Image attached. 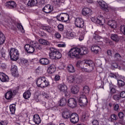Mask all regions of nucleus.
Here are the masks:
<instances>
[{"label":"nucleus","mask_w":125,"mask_h":125,"mask_svg":"<svg viewBox=\"0 0 125 125\" xmlns=\"http://www.w3.org/2000/svg\"><path fill=\"white\" fill-rule=\"evenodd\" d=\"M88 53V49L86 47L73 48L68 53L70 58H80V55H85Z\"/></svg>","instance_id":"1"},{"label":"nucleus","mask_w":125,"mask_h":125,"mask_svg":"<svg viewBox=\"0 0 125 125\" xmlns=\"http://www.w3.org/2000/svg\"><path fill=\"white\" fill-rule=\"evenodd\" d=\"M36 84L38 87L44 88V87H47L49 85V82L46 80V78L43 76L38 78L36 81Z\"/></svg>","instance_id":"2"},{"label":"nucleus","mask_w":125,"mask_h":125,"mask_svg":"<svg viewBox=\"0 0 125 125\" xmlns=\"http://www.w3.org/2000/svg\"><path fill=\"white\" fill-rule=\"evenodd\" d=\"M49 57L51 59L57 60L62 57V54L59 52V50L51 47L50 48Z\"/></svg>","instance_id":"3"},{"label":"nucleus","mask_w":125,"mask_h":125,"mask_svg":"<svg viewBox=\"0 0 125 125\" xmlns=\"http://www.w3.org/2000/svg\"><path fill=\"white\" fill-rule=\"evenodd\" d=\"M10 59L12 61H17L19 59V55L20 53L19 51L15 48H11L9 51Z\"/></svg>","instance_id":"4"},{"label":"nucleus","mask_w":125,"mask_h":125,"mask_svg":"<svg viewBox=\"0 0 125 125\" xmlns=\"http://www.w3.org/2000/svg\"><path fill=\"white\" fill-rule=\"evenodd\" d=\"M17 92H18V91L16 89H9L5 94V98L7 100H11L17 94Z\"/></svg>","instance_id":"5"},{"label":"nucleus","mask_w":125,"mask_h":125,"mask_svg":"<svg viewBox=\"0 0 125 125\" xmlns=\"http://www.w3.org/2000/svg\"><path fill=\"white\" fill-rule=\"evenodd\" d=\"M88 103V101H87V99L86 98V96L84 93L83 92H81L80 97L79 99V104L80 106H86Z\"/></svg>","instance_id":"6"},{"label":"nucleus","mask_w":125,"mask_h":125,"mask_svg":"<svg viewBox=\"0 0 125 125\" xmlns=\"http://www.w3.org/2000/svg\"><path fill=\"white\" fill-rule=\"evenodd\" d=\"M58 88L61 92L64 93V96L67 97L70 95V94L67 90L68 88L66 85L60 84L58 85Z\"/></svg>","instance_id":"7"},{"label":"nucleus","mask_w":125,"mask_h":125,"mask_svg":"<svg viewBox=\"0 0 125 125\" xmlns=\"http://www.w3.org/2000/svg\"><path fill=\"white\" fill-rule=\"evenodd\" d=\"M80 120L79 115L76 113H73L70 115V121L72 124H77Z\"/></svg>","instance_id":"8"},{"label":"nucleus","mask_w":125,"mask_h":125,"mask_svg":"<svg viewBox=\"0 0 125 125\" xmlns=\"http://www.w3.org/2000/svg\"><path fill=\"white\" fill-rule=\"evenodd\" d=\"M75 25L77 28H83L84 21L82 18H77L75 20Z\"/></svg>","instance_id":"9"},{"label":"nucleus","mask_w":125,"mask_h":125,"mask_svg":"<svg viewBox=\"0 0 125 125\" xmlns=\"http://www.w3.org/2000/svg\"><path fill=\"white\" fill-rule=\"evenodd\" d=\"M24 48L28 53H33L35 52V47L33 43L32 44L30 43V44H26L24 46Z\"/></svg>","instance_id":"10"},{"label":"nucleus","mask_w":125,"mask_h":125,"mask_svg":"<svg viewBox=\"0 0 125 125\" xmlns=\"http://www.w3.org/2000/svg\"><path fill=\"white\" fill-rule=\"evenodd\" d=\"M83 65V67H87L88 66L91 70H94V67H95V63L91 60L85 61Z\"/></svg>","instance_id":"11"},{"label":"nucleus","mask_w":125,"mask_h":125,"mask_svg":"<svg viewBox=\"0 0 125 125\" xmlns=\"http://www.w3.org/2000/svg\"><path fill=\"white\" fill-rule=\"evenodd\" d=\"M67 105L70 108H75L77 107V101L74 98H70L68 100Z\"/></svg>","instance_id":"12"},{"label":"nucleus","mask_w":125,"mask_h":125,"mask_svg":"<svg viewBox=\"0 0 125 125\" xmlns=\"http://www.w3.org/2000/svg\"><path fill=\"white\" fill-rule=\"evenodd\" d=\"M11 28L12 30H13L14 31H15V30H16V26H17L19 30H24V27H23V26H22V24L21 23L15 24V23H11Z\"/></svg>","instance_id":"13"},{"label":"nucleus","mask_w":125,"mask_h":125,"mask_svg":"<svg viewBox=\"0 0 125 125\" xmlns=\"http://www.w3.org/2000/svg\"><path fill=\"white\" fill-rule=\"evenodd\" d=\"M91 9L88 8H84L82 10V15L87 17H89L91 15Z\"/></svg>","instance_id":"14"},{"label":"nucleus","mask_w":125,"mask_h":125,"mask_svg":"<svg viewBox=\"0 0 125 125\" xmlns=\"http://www.w3.org/2000/svg\"><path fill=\"white\" fill-rule=\"evenodd\" d=\"M11 71L13 77H18V68L17 67V66L15 65H12Z\"/></svg>","instance_id":"15"},{"label":"nucleus","mask_w":125,"mask_h":125,"mask_svg":"<svg viewBox=\"0 0 125 125\" xmlns=\"http://www.w3.org/2000/svg\"><path fill=\"white\" fill-rule=\"evenodd\" d=\"M0 80L2 83L8 82L9 80V77H8V76L6 75L4 73L0 72Z\"/></svg>","instance_id":"16"},{"label":"nucleus","mask_w":125,"mask_h":125,"mask_svg":"<svg viewBox=\"0 0 125 125\" xmlns=\"http://www.w3.org/2000/svg\"><path fill=\"white\" fill-rule=\"evenodd\" d=\"M52 10H53V8L49 4L46 5L42 8V11L45 13H50Z\"/></svg>","instance_id":"17"},{"label":"nucleus","mask_w":125,"mask_h":125,"mask_svg":"<svg viewBox=\"0 0 125 125\" xmlns=\"http://www.w3.org/2000/svg\"><path fill=\"white\" fill-rule=\"evenodd\" d=\"M99 4H100L101 8H102L103 10H104L106 12H108L109 11V10H108V5H107V3H106V2H105L104 1H100L99 2Z\"/></svg>","instance_id":"18"},{"label":"nucleus","mask_w":125,"mask_h":125,"mask_svg":"<svg viewBox=\"0 0 125 125\" xmlns=\"http://www.w3.org/2000/svg\"><path fill=\"white\" fill-rule=\"evenodd\" d=\"M5 6L6 7H8V8H15V7H16V3L14 2V1H10L8 2H7L5 4Z\"/></svg>","instance_id":"19"},{"label":"nucleus","mask_w":125,"mask_h":125,"mask_svg":"<svg viewBox=\"0 0 125 125\" xmlns=\"http://www.w3.org/2000/svg\"><path fill=\"white\" fill-rule=\"evenodd\" d=\"M33 121L34 122L36 125H40L42 122L41 117H40V116L37 114L33 116Z\"/></svg>","instance_id":"20"},{"label":"nucleus","mask_w":125,"mask_h":125,"mask_svg":"<svg viewBox=\"0 0 125 125\" xmlns=\"http://www.w3.org/2000/svg\"><path fill=\"white\" fill-rule=\"evenodd\" d=\"M100 50H101V48L97 45H93L91 48V51L94 52V53H95L96 54H97Z\"/></svg>","instance_id":"21"},{"label":"nucleus","mask_w":125,"mask_h":125,"mask_svg":"<svg viewBox=\"0 0 125 125\" xmlns=\"http://www.w3.org/2000/svg\"><path fill=\"white\" fill-rule=\"evenodd\" d=\"M56 71V66L54 64H51L48 67V72L50 74H53Z\"/></svg>","instance_id":"22"},{"label":"nucleus","mask_w":125,"mask_h":125,"mask_svg":"<svg viewBox=\"0 0 125 125\" xmlns=\"http://www.w3.org/2000/svg\"><path fill=\"white\" fill-rule=\"evenodd\" d=\"M107 25L113 29H116V28H117V22L114 20L109 21L107 23Z\"/></svg>","instance_id":"23"},{"label":"nucleus","mask_w":125,"mask_h":125,"mask_svg":"<svg viewBox=\"0 0 125 125\" xmlns=\"http://www.w3.org/2000/svg\"><path fill=\"white\" fill-rule=\"evenodd\" d=\"M33 46L34 48L37 49V50H42V45L41 44L38 42H33Z\"/></svg>","instance_id":"24"},{"label":"nucleus","mask_w":125,"mask_h":125,"mask_svg":"<svg viewBox=\"0 0 125 125\" xmlns=\"http://www.w3.org/2000/svg\"><path fill=\"white\" fill-rule=\"evenodd\" d=\"M40 63H41L42 65H48V64L50 63V62L48 59L44 58L40 60Z\"/></svg>","instance_id":"25"},{"label":"nucleus","mask_w":125,"mask_h":125,"mask_svg":"<svg viewBox=\"0 0 125 125\" xmlns=\"http://www.w3.org/2000/svg\"><path fill=\"white\" fill-rule=\"evenodd\" d=\"M80 91V87L78 85H75L72 87L71 89V92L73 94H77Z\"/></svg>","instance_id":"26"},{"label":"nucleus","mask_w":125,"mask_h":125,"mask_svg":"<svg viewBox=\"0 0 125 125\" xmlns=\"http://www.w3.org/2000/svg\"><path fill=\"white\" fill-rule=\"evenodd\" d=\"M4 42H5V36L2 32H0V46L4 43Z\"/></svg>","instance_id":"27"},{"label":"nucleus","mask_w":125,"mask_h":125,"mask_svg":"<svg viewBox=\"0 0 125 125\" xmlns=\"http://www.w3.org/2000/svg\"><path fill=\"white\" fill-rule=\"evenodd\" d=\"M110 38L112 41H114V42H118L120 41V37L117 34H112Z\"/></svg>","instance_id":"28"},{"label":"nucleus","mask_w":125,"mask_h":125,"mask_svg":"<svg viewBox=\"0 0 125 125\" xmlns=\"http://www.w3.org/2000/svg\"><path fill=\"white\" fill-rule=\"evenodd\" d=\"M70 19V17L69 15L67 13H63V17H62V22L63 23H67L69 20Z\"/></svg>","instance_id":"29"},{"label":"nucleus","mask_w":125,"mask_h":125,"mask_svg":"<svg viewBox=\"0 0 125 125\" xmlns=\"http://www.w3.org/2000/svg\"><path fill=\"white\" fill-rule=\"evenodd\" d=\"M31 90L29 89L23 93V98L24 99H29L31 97Z\"/></svg>","instance_id":"30"},{"label":"nucleus","mask_w":125,"mask_h":125,"mask_svg":"<svg viewBox=\"0 0 125 125\" xmlns=\"http://www.w3.org/2000/svg\"><path fill=\"white\" fill-rule=\"evenodd\" d=\"M92 21L95 23L96 24H99V25H103V22L102 20H100L97 18H92Z\"/></svg>","instance_id":"31"},{"label":"nucleus","mask_w":125,"mask_h":125,"mask_svg":"<svg viewBox=\"0 0 125 125\" xmlns=\"http://www.w3.org/2000/svg\"><path fill=\"white\" fill-rule=\"evenodd\" d=\"M37 3H38V0H29L27 5L28 6H31L33 7V6H35L37 5Z\"/></svg>","instance_id":"32"},{"label":"nucleus","mask_w":125,"mask_h":125,"mask_svg":"<svg viewBox=\"0 0 125 125\" xmlns=\"http://www.w3.org/2000/svg\"><path fill=\"white\" fill-rule=\"evenodd\" d=\"M66 69L69 73H75V67L72 64L68 65Z\"/></svg>","instance_id":"33"},{"label":"nucleus","mask_w":125,"mask_h":125,"mask_svg":"<svg viewBox=\"0 0 125 125\" xmlns=\"http://www.w3.org/2000/svg\"><path fill=\"white\" fill-rule=\"evenodd\" d=\"M42 30H44L45 31H46V32H48V33H51L52 32V28L49 26H44L43 25L42 27Z\"/></svg>","instance_id":"34"},{"label":"nucleus","mask_w":125,"mask_h":125,"mask_svg":"<svg viewBox=\"0 0 125 125\" xmlns=\"http://www.w3.org/2000/svg\"><path fill=\"white\" fill-rule=\"evenodd\" d=\"M98 35H99V32L95 31L93 35V40H95V41H99V40L101 39V37L99 36Z\"/></svg>","instance_id":"35"},{"label":"nucleus","mask_w":125,"mask_h":125,"mask_svg":"<svg viewBox=\"0 0 125 125\" xmlns=\"http://www.w3.org/2000/svg\"><path fill=\"white\" fill-rule=\"evenodd\" d=\"M39 42L41 44H43L44 45H49V42L47 40L41 39L39 40Z\"/></svg>","instance_id":"36"},{"label":"nucleus","mask_w":125,"mask_h":125,"mask_svg":"<svg viewBox=\"0 0 125 125\" xmlns=\"http://www.w3.org/2000/svg\"><path fill=\"white\" fill-rule=\"evenodd\" d=\"M67 104V100L62 97L60 101V106H65Z\"/></svg>","instance_id":"37"},{"label":"nucleus","mask_w":125,"mask_h":125,"mask_svg":"<svg viewBox=\"0 0 125 125\" xmlns=\"http://www.w3.org/2000/svg\"><path fill=\"white\" fill-rule=\"evenodd\" d=\"M15 106H16L15 104H12L10 105V106H9L10 111L11 114H12L15 113V110H16Z\"/></svg>","instance_id":"38"},{"label":"nucleus","mask_w":125,"mask_h":125,"mask_svg":"<svg viewBox=\"0 0 125 125\" xmlns=\"http://www.w3.org/2000/svg\"><path fill=\"white\" fill-rule=\"evenodd\" d=\"M89 118V116L86 113H83L82 116V120L83 122H85V121H87Z\"/></svg>","instance_id":"39"},{"label":"nucleus","mask_w":125,"mask_h":125,"mask_svg":"<svg viewBox=\"0 0 125 125\" xmlns=\"http://www.w3.org/2000/svg\"><path fill=\"white\" fill-rule=\"evenodd\" d=\"M75 80H76V78H75V76L73 75L67 77V80L68 83H74V82H75Z\"/></svg>","instance_id":"40"},{"label":"nucleus","mask_w":125,"mask_h":125,"mask_svg":"<svg viewBox=\"0 0 125 125\" xmlns=\"http://www.w3.org/2000/svg\"><path fill=\"white\" fill-rule=\"evenodd\" d=\"M83 91L82 92L85 95V94H87V93H89V87L88 86H84L83 88Z\"/></svg>","instance_id":"41"},{"label":"nucleus","mask_w":125,"mask_h":125,"mask_svg":"<svg viewBox=\"0 0 125 125\" xmlns=\"http://www.w3.org/2000/svg\"><path fill=\"white\" fill-rule=\"evenodd\" d=\"M53 3L56 7H59L60 6V0H54Z\"/></svg>","instance_id":"42"},{"label":"nucleus","mask_w":125,"mask_h":125,"mask_svg":"<svg viewBox=\"0 0 125 125\" xmlns=\"http://www.w3.org/2000/svg\"><path fill=\"white\" fill-rule=\"evenodd\" d=\"M40 37H41V38H43V39H45V38H47V34L45 33L43 31H40L39 32Z\"/></svg>","instance_id":"43"},{"label":"nucleus","mask_w":125,"mask_h":125,"mask_svg":"<svg viewBox=\"0 0 125 125\" xmlns=\"http://www.w3.org/2000/svg\"><path fill=\"white\" fill-rule=\"evenodd\" d=\"M63 13H61L57 16L56 18L58 21L63 22Z\"/></svg>","instance_id":"44"},{"label":"nucleus","mask_w":125,"mask_h":125,"mask_svg":"<svg viewBox=\"0 0 125 125\" xmlns=\"http://www.w3.org/2000/svg\"><path fill=\"white\" fill-rule=\"evenodd\" d=\"M62 117L64 118V119H69V118L71 117V115H70V114L68 112H63L62 113Z\"/></svg>","instance_id":"45"},{"label":"nucleus","mask_w":125,"mask_h":125,"mask_svg":"<svg viewBox=\"0 0 125 125\" xmlns=\"http://www.w3.org/2000/svg\"><path fill=\"white\" fill-rule=\"evenodd\" d=\"M0 52L2 57H3V58H4V59H6V58L5 57L6 55V54H5V50L3 49V47H2V49L0 50Z\"/></svg>","instance_id":"46"},{"label":"nucleus","mask_w":125,"mask_h":125,"mask_svg":"<svg viewBox=\"0 0 125 125\" xmlns=\"http://www.w3.org/2000/svg\"><path fill=\"white\" fill-rule=\"evenodd\" d=\"M118 84L119 87H123L125 85V82L122 80H118Z\"/></svg>","instance_id":"47"},{"label":"nucleus","mask_w":125,"mask_h":125,"mask_svg":"<svg viewBox=\"0 0 125 125\" xmlns=\"http://www.w3.org/2000/svg\"><path fill=\"white\" fill-rule=\"evenodd\" d=\"M115 57L117 58V61H121V60H122V56H121V55L119 53H116L115 54Z\"/></svg>","instance_id":"48"},{"label":"nucleus","mask_w":125,"mask_h":125,"mask_svg":"<svg viewBox=\"0 0 125 125\" xmlns=\"http://www.w3.org/2000/svg\"><path fill=\"white\" fill-rule=\"evenodd\" d=\"M118 117L120 120H122V121L124 120V117H125V115L124 114V113L122 112H120L118 114Z\"/></svg>","instance_id":"49"},{"label":"nucleus","mask_w":125,"mask_h":125,"mask_svg":"<svg viewBox=\"0 0 125 125\" xmlns=\"http://www.w3.org/2000/svg\"><path fill=\"white\" fill-rule=\"evenodd\" d=\"M110 118L113 120V121H117L118 120V116L115 114H111Z\"/></svg>","instance_id":"50"},{"label":"nucleus","mask_w":125,"mask_h":125,"mask_svg":"<svg viewBox=\"0 0 125 125\" xmlns=\"http://www.w3.org/2000/svg\"><path fill=\"white\" fill-rule=\"evenodd\" d=\"M113 99H114L115 101H119V100L121 99V96L120 95H115L113 96Z\"/></svg>","instance_id":"51"},{"label":"nucleus","mask_w":125,"mask_h":125,"mask_svg":"<svg viewBox=\"0 0 125 125\" xmlns=\"http://www.w3.org/2000/svg\"><path fill=\"white\" fill-rule=\"evenodd\" d=\"M112 85L109 84V87L110 89V92L111 94H114V93H116V89L115 88H111Z\"/></svg>","instance_id":"52"},{"label":"nucleus","mask_w":125,"mask_h":125,"mask_svg":"<svg viewBox=\"0 0 125 125\" xmlns=\"http://www.w3.org/2000/svg\"><path fill=\"white\" fill-rule=\"evenodd\" d=\"M42 95L44 98H46L47 99L49 98V95H48V94L45 92L43 91L42 92Z\"/></svg>","instance_id":"53"},{"label":"nucleus","mask_w":125,"mask_h":125,"mask_svg":"<svg viewBox=\"0 0 125 125\" xmlns=\"http://www.w3.org/2000/svg\"><path fill=\"white\" fill-rule=\"evenodd\" d=\"M58 28L59 29V30L60 31H61V32H62V31H63V30H64V25H63V24H60L58 26Z\"/></svg>","instance_id":"54"},{"label":"nucleus","mask_w":125,"mask_h":125,"mask_svg":"<svg viewBox=\"0 0 125 125\" xmlns=\"http://www.w3.org/2000/svg\"><path fill=\"white\" fill-rule=\"evenodd\" d=\"M121 31L125 35V26L121 25L120 27Z\"/></svg>","instance_id":"55"},{"label":"nucleus","mask_w":125,"mask_h":125,"mask_svg":"<svg viewBox=\"0 0 125 125\" xmlns=\"http://www.w3.org/2000/svg\"><path fill=\"white\" fill-rule=\"evenodd\" d=\"M21 62L22 64H28V63H29V61L27 59H22L21 60Z\"/></svg>","instance_id":"56"},{"label":"nucleus","mask_w":125,"mask_h":125,"mask_svg":"<svg viewBox=\"0 0 125 125\" xmlns=\"http://www.w3.org/2000/svg\"><path fill=\"white\" fill-rule=\"evenodd\" d=\"M109 77L110 78H113V79H117V75L116 74V73H110L109 74Z\"/></svg>","instance_id":"57"},{"label":"nucleus","mask_w":125,"mask_h":125,"mask_svg":"<svg viewBox=\"0 0 125 125\" xmlns=\"http://www.w3.org/2000/svg\"><path fill=\"white\" fill-rule=\"evenodd\" d=\"M55 37L56 38V39L59 40V39H61V34L58 32H56L55 34Z\"/></svg>","instance_id":"58"},{"label":"nucleus","mask_w":125,"mask_h":125,"mask_svg":"<svg viewBox=\"0 0 125 125\" xmlns=\"http://www.w3.org/2000/svg\"><path fill=\"white\" fill-rule=\"evenodd\" d=\"M81 65H82V61H78L76 63V67H78V68H81Z\"/></svg>","instance_id":"59"},{"label":"nucleus","mask_w":125,"mask_h":125,"mask_svg":"<svg viewBox=\"0 0 125 125\" xmlns=\"http://www.w3.org/2000/svg\"><path fill=\"white\" fill-rule=\"evenodd\" d=\"M120 98H125V91H122L121 92L120 95Z\"/></svg>","instance_id":"60"},{"label":"nucleus","mask_w":125,"mask_h":125,"mask_svg":"<svg viewBox=\"0 0 125 125\" xmlns=\"http://www.w3.org/2000/svg\"><path fill=\"white\" fill-rule=\"evenodd\" d=\"M59 80H60V76H59V75H55V81L56 82H58V81H59Z\"/></svg>","instance_id":"61"},{"label":"nucleus","mask_w":125,"mask_h":125,"mask_svg":"<svg viewBox=\"0 0 125 125\" xmlns=\"http://www.w3.org/2000/svg\"><path fill=\"white\" fill-rule=\"evenodd\" d=\"M119 104H115L114 107H113V109L114 110V111H118V110H119Z\"/></svg>","instance_id":"62"},{"label":"nucleus","mask_w":125,"mask_h":125,"mask_svg":"<svg viewBox=\"0 0 125 125\" xmlns=\"http://www.w3.org/2000/svg\"><path fill=\"white\" fill-rule=\"evenodd\" d=\"M92 125H99V123L98 122V121L94 120L92 122Z\"/></svg>","instance_id":"63"},{"label":"nucleus","mask_w":125,"mask_h":125,"mask_svg":"<svg viewBox=\"0 0 125 125\" xmlns=\"http://www.w3.org/2000/svg\"><path fill=\"white\" fill-rule=\"evenodd\" d=\"M0 123H1V125H6L8 123L6 120L4 121H1Z\"/></svg>","instance_id":"64"}]
</instances>
